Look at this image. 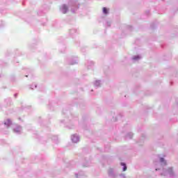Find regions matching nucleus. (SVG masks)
<instances>
[{
	"label": "nucleus",
	"instance_id": "39448f33",
	"mask_svg": "<svg viewBox=\"0 0 178 178\" xmlns=\"http://www.w3.org/2000/svg\"><path fill=\"white\" fill-rule=\"evenodd\" d=\"M108 176H110L111 177H115V175H113V169L110 168L108 170Z\"/></svg>",
	"mask_w": 178,
	"mask_h": 178
},
{
	"label": "nucleus",
	"instance_id": "9b49d317",
	"mask_svg": "<svg viewBox=\"0 0 178 178\" xmlns=\"http://www.w3.org/2000/svg\"><path fill=\"white\" fill-rule=\"evenodd\" d=\"M160 162H161V163H164V165H166V161H165V159H163V158L160 159Z\"/></svg>",
	"mask_w": 178,
	"mask_h": 178
},
{
	"label": "nucleus",
	"instance_id": "1a4fd4ad",
	"mask_svg": "<svg viewBox=\"0 0 178 178\" xmlns=\"http://www.w3.org/2000/svg\"><path fill=\"white\" fill-rule=\"evenodd\" d=\"M134 60H138V59H141L140 56H135L133 57Z\"/></svg>",
	"mask_w": 178,
	"mask_h": 178
},
{
	"label": "nucleus",
	"instance_id": "423d86ee",
	"mask_svg": "<svg viewBox=\"0 0 178 178\" xmlns=\"http://www.w3.org/2000/svg\"><path fill=\"white\" fill-rule=\"evenodd\" d=\"M167 173H168V175H170V177L173 176V170L172 169V168H169L167 170Z\"/></svg>",
	"mask_w": 178,
	"mask_h": 178
},
{
	"label": "nucleus",
	"instance_id": "f03ea898",
	"mask_svg": "<svg viewBox=\"0 0 178 178\" xmlns=\"http://www.w3.org/2000/svg\"><path fill=\"white\" fill-rule=\"evenodd\" d=\"M71 140L72 143H79V140H80V138H79V136L74 134L72 136Z\"/></svg>",
	"mask_w": 178,
	"mask_h": 178
},
{
	"label": "nucleus",
	"instance_id": "20e7f679",
	"mask_svg": "<svg viewBox=\"0 0 178 178\" xmlns=\"http://www.w3.org/2000/svg\"><path fill=\"white\" fill-rule=\"evenodd\" d=\"M4 124L7 126V127H9L12 124V120L8 119L6 122H4Z\"/></svg>",
	"mask_w": 178,
	"mask_h": 178
},
{
	"label": "nucleus",
	"instance_id": "ddd939ff",
	"mask_svg": "<svg viewBox=\"0 0 178 178\" xmlns=\"http://www.w3.org/2000/svg\"><path fill=\"white\" fill-rule=\"evenodd\" d=\"M76 177H79V175H76Z\"/></svg>",
	"mask_w": 178,
	"mask_h": 178
},
{
	"label": "nucleus",
	"instance_id": "7ed1b4c3",
	"mask_svg": "<svg viewBox=\"0 0 178 178\" xmlns=\"http://www.w3.org/2000/svg\"><path fill=\"white\" fill-rule=\"evenodd\" d=\"M14 133H20L22 131V127L17 126L13 129Z\"/></svg>",
	"mask_w": 178,
	"mask_h": 178
},
{
	"label": "nucleus",
	"instance_id": "4468645a",
	"mask_svg": "<svg viewBox=\"0 0 178 178\" xmlns=\"http://www.w3.org/2000/svg\"><path fill=\"white\" fill-rule=\"evenodd\" d=\"M72 12H74V11H73V10H72Z\"/></svg>",
	"mask_w": 178,
	"mask_h": 178
},
{
	"label": "nucleus",
	"instance_id": "f8f14e48",
	"mask_svg": "<svg viewBox=\"0 0 178 178\" xmlns=\"http://www.w3.org/2000/svg\"><path fill=\"white\" fill-rule=\"evenodd\" d=\"M127 137H129V138H133V134H129Z\"/></svg>",
	"mask_w": 178,
	"mask_h": 178
},
{
	"label": "nucleus",
	"instance_id": "9d476101",
	"mask_svg": "<svg viewBox=\"0 0 178 178\" xmlns=\"http://www.w3.org/2000/svg\"><path fill=\"white\" fill-rule=\"evenodd\" d=\"M103 13L104 15H108V9H106V8H103Z\"/></svg>",
	"mask_w": 178,
	"mask_h": 178
},
{
	"label": "nucleus",
	"instance_id": "6e6552de",
	"mask_svg": "<svg viewBox=\"0 0 178 178\" xmlns=\"http://www.w3.org/2000/svg\"><path fill=\"white\" fill-rule=\"evenodd\" d=\"M100 84H101V81H96L95 82V86L96 87H99Z\"/></svg>",
	"mask_w": 178,
	"mask_h": 178
},
{
	"label": "nucleus",
	"instance_id": "0eeeda50",
	"mask_svg": "<svg viewBox=\"0 0 178 178\" xmlns=\"http://www.w3.org/2000/svg\"><path fill=\"white\" fill-rule=\"evenodd\" d=\"M122 166H124L123 168V172H126L127 170V166H126V164L124 163H121Z\"/></svg>",
	"mask_w": 178,
	"mask_h": 178
},
{
	"label": "nucleus",
	"instance_id": "f257e3e1",
	"mask_svg": "<svg viewBox=\"0 0 178 178\" xmlns=\"http://www.w3.org/2000/svg\"><path fill=\"white\" fill-rule=\"evenodd\" d=\"M67 10H69V8H67V6H66V4H64L61 6L60 11L62 12V13H67Z\"/></svg>",
	"mask_w": 178,
	"mask_h": 178
},
{
	"label": "nucleus",
	"instance_id": "2eb2a0df",
	"mask_svg": "<svg viewBox=\"0 0 178 178\" xmlns=\"http://www.w3.org/2000/svg\"><path fill=\"white\" fill-rule=\"evenodd\" d=\"M17 95H15V96L16 97Z\"/></svg>",
	"mask_w": 178,
	"mask_h": 178
}]
</instances>
